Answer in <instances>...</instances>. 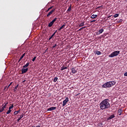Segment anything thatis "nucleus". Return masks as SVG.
Here are the masks:
<instances>
[{
	"label": "nucleus",
	"instance_id": "53",
	"mask_svg": "<svg viewBox=\"0 0 127 127\" xmlns=\"http://www.w3.org/2000/svg\"><path fill=\"white\" fill-rule=\"evenodd\" d=\"M46 51H47V49L46 50Z\"/></svg>",
	"mask_w": 127,
	"mask_h": 127
},
{
	"label": "nucleus",
	"instance_id": "24",
	"mask_svg": "<svg viewBox=\"0 0 127 127\" xmlns=\"http://www.w3.org/2000/svg\"><path fill=\"white\" fill-rule=\"evenodd\" d=\"M57 80H58V77H55L54 79V82H57Z\"/></svg>",
	"mask_w": 127,
	"mask_h": 127
},
{
	"label": "nucleus",
	"instance_id": "54",
	"mask_svg": "<svg viewBox=\"0 0 127 127\" xmlns=\"http://www.w3.org/2000/svg\"><path fill=\"white\" fill-rule=\"evenodd\" d=\"M77 1L79 0H77Z\"/></svg>",
	"mask_w": 127,
	"mask_h": 127
},
{
	"label": "nucleus",
	"instance_id": "39",
	"mask_svg": "<svg viewBox=\"0 0 127 127\" xmlns=\"http://www.w3.org/2000/svg\"><path fill=\"white\" fill-rule=\"evenodd\" d=\"M49 8H50V9H52V8H53V6L50 7Z\"/></svg>",
	"mask_w": 127,
	"mask_h": 127
},
{
	"label": "nucleus",
	"instance_id": "29",
	"mask_svg": "<svg viewBox=\"0 0 127 127\" xmlns=\"http://www.w3.org/2000/svg\"><path fill=\"white\" fill-rule=\"evenodd\" d=\"M36 60V57H35L32 59L33 62H34V61H35Z\"/></svg>",
	"mask_w": 127,
	"mask_h": 127
},
{
	"label": "nucleus",
	"instance_id": "48",
	"mask_svg": "<svg viewBox=\"0 0 127 127\" xmlns=\"http://www.w3.org/2000/svg\"><path fill=\"white\" fill-rule=\"evenodd\" d=\"M80 93H78V94H77V95H80Z\"/></svg>",
	"mask_w": 127,
	"mask_h": 127
},
{
	"label": "nucleus",
	"instance_id": "20",
	"mask_svg": "<svg viewBox=\"0 0 127 127\" xmlns=\"http://www.w3.org/2000/svg\"><path fill=\"white\" fill-rule=\"evenodd\" d=\"M53 24H54V23L52 21H51L50 23H49L48 27H51V26H52Z\"/></svg>",
	"mask_w": 127,
	"mask_h": 127
},
{
	"label": "nucleus",
	"instance_id": "14",
	"mask_svg": "<svg viewBox=\"0 0 127 127\" xmlns=\"http://www.w3.org/2000/svg\"><path fill=\"white\" fill-rule=\"evenodd\" d=\"M65 26H66V24L64 23L63 25H62L59 29V31H60L62 29H63V28H65Z\"/></svg>",
	"mask_w": 127,
	"mask_h": 127
},
{
	"label": "nucleus",
	"instance_id": "50",
	"mask_svg": "<svg viewBox=\"0 0 127 127\" xmlns=\"http://www.w3.org/2000/svg\"><path fill=\"white\" fill-rule=\"evenodd\" d=\"M35 127V126H32V127Z\"/></svg>",
	"mask_w": 127,
	"mask_h": 127
},
{
	"label": "nucleus",
	"instance_id": "6",
	"mask_svg": "<svg viewBox=\"0 0 127 127\" xmlns=\"http://www.w3.org/2000/svg\"><path fill=\"white\" fill-rule=\"evenodd\" d=\"M8 104V102H6V104H5V105H4L1 109H0V113H2V112H3V111H4V109H5V108H6V105Z\"/></svg>",
	"mask_w": 127,
	"mask_h": 127
},
{
	"label": "nucleus",
	"instance_id": "9",
	"mask_svg": "<svg viewBox=\"0 0 127 127\" xmlns=\"http://www.w3.org/2000/svg\"><path fill=\"white\" fill-rule=\"evenodd\" d=\"M102 32H104V29H101L99 30L98 32L96 33V35H100V34H102Z\"/></svg>",
	"mask_w": 127,
	"mask_h": 127
},
{
	"label": "nucleus",
	"instance_id": "4",
	"mask_svg": "<svg viewBox=\"0 0 127 127\" xmlns=\"http://www.w3.org/2000/svg\"><path fill=\"white\" fill-rule=\"evenodd\" d=\"M56 8L52 9L47 14V17H49L52 14H53V13L55 12Z\"/></svg>",
	"mask_w": 127,
	"mask_h": 127
},
{
	"label": "nucleus",
	"instance_id": "7",
	"mask_svg": "<svg viewBox=\"0 0 127 127\" xmlns=\"http://www.w3.org/2000/svg\"><path fill=\"white\" fill-rule=\"evenodd\" d=\"M27 71H28V68H22L21 74H24V73H26V72H27Z\"/></svg>",
	"mask_w": 127,
	"mask_h": 127
},
{
	"label": "nucleus",
	"instance_id": "33",
	"mask_svg": "<svg viewBox=\"0 0 127 127\" xmlns=\"http://www.w3.org/2000/svg\"><path fill=\"white\" fill-rule=\"evenodd\" d=\"M56 32H57V30L55 31V32L52 35V36H54V35H55V34H56Z\"/></svg>",
	"mask_w": 127,
	"mask_h": 127
},
{
	"label": "nucleus",
	"instance_id": "41",
	"mask_svg": "<svg viewBox=\"0 0 127 127\" xmlns=\"http://www.w3.org/2000/svg\"><path fill=\"white\" fill-rule=\"evenodd\" d=\"M82 29H83V28H82V27H81V28H80L78 30V31H81L82 30Z\"/></svg>",
	"mask_w": 127,
	"mask_h": 127
},
{
	"label": "nucleus",
	"instance_id": "17",
	"mask_svg": "<svg viewBox=\"0 0 127 127\" xmlns=\"http://www.w3.org/2000/svg\"><path fill=\"white\" fill-rule=\"evenodd\" d=\"M122 113H123V110H122V109H119L118 110L119 116H122Z\"/></svg>",
	"mask_w": 127,
	"mask_h": 127
},
{
	"label": "nucleus",
	"instance_id": "26",
	"mask_svg": "<svg viewBox=\"0 0 127 127\" xmlns=\"http://www.w3.org/2000/svg\"><path fill=\"white\" fill-rule=\"evenodd\" d=\"M11 112V110L10 109H9L8 111L6 112V114L8 115V114H10V112Z\"/></svg>",
	"mask_w": 127,
	"mask_h": 127
},
{
	"label": "nucleus",
	"instance_id": "44",
	"mask_svg": "<svg viewBox=\"0 0 127 127\" xmlns=\"http://www.w3.org/2000/svg\"><path fill=\"white\" fill-rule=\"evenodd\" d=\"M41 127L40 126V125H38V126H37L36 127Z\"/></svg>",
	"mask_w": 127,
	"mask_h": 127
},
{
	"label": "nucleus",
	"instance_id": "49",
	"mask_svg": "<svg viewBox=\"0 0 127 127\" xmlns=\"http://www.w3.org/2000/svg\"><path fill=\"white\" fill-rule=\"evenodd\" d=\"M5 104H6V103H4V106H5Z\"/></svg>",
	"mask_w": 127,
	"mask_h": 127
},
{
	"label": "nucleus",
	"instance_id": "11",
	"mask_svg": "<svg viewBox=\"0 0 127 127\" xmlns=\"http://www.w3.org/2000/svg\"><path fill=\"white\" fill-rule=\"evenodd\" d=\"M68 67L67 66H65V65L64 64L63 66L61 67V71H63V70H65V69H67Z\"/></svg>",
	"mask_w": 127,
	"mask_h": 127
},
{
	"label": "nucleus",
	"instance_id": "52",
	"mask_svg": "<svg viewBox=\"0 0 127 127\" xmlns=\"http://www.w3.org/2000/svg\"><path fill=\"white\" fill-rule=\"evenodd\" d=\"M46 51H47V49L46 50Z\"/></svg>",
	"mask_w": 127,
	"mask_h": 127
},
{
	"label": "nucleus",
	"instance_id": "45",
	"mask_svg": "<svg viewBox=\"0 0 127 127\" xmlns=\"http://www.w3.org/2000/svg\"><path fill=\"white\" fill-rule=\"evenodd\" d=\"M25 81H26L25 80H23V81H22V83H25Z\"/></svg>",
	"mask_w": 127,
	"mask_h": 127
},
{
	"label": "nucleus",
	"instance_id": "27",
	"mask_svg": "<svg viewBox=\"0 0 127 127\" xmlns=\"http://www.w3.org/2000/svg\"><path fill=\"white\" fill-rule=\"evenodd\" d=\"M119 14H115L114 16V17L116 18V17H118Z\"/></svg>",
	"mask_w": 127,
	"mask_h": 127
},
{
	"label": "nucleus",
	"instance_id": "3",
	"mask_svg": "<svg viewBox=\"0 0 127 127\" xmlns=\"http://www.w3.org/2000/svg\"><path fill=\"white\" fill-rule=\"evenodd\" d=\"M120 54V51H115L113 52L109 56V57L110 58H113V57H115V56H118Z\"/></svg>",
	"mask_w": 127,
	"mask_h": 127
},
{
	"label": "nucleus",
	"instance_id": "30",
	"mask_svg": "<svg viewBox=\"0 0 127 127\" xmlns=\"http://www.w3.org/2000/svg\"><path fill=\"white\" fill-rule=\"evenodd\" d=\"M53 36H54L52 35V36L49 38V40H51V39H52V38H53Z\"/></svg>",
	"mask_w": 127,
	"mask_h": 127
},
{
	"label": "nucleus",
	"instance_id": "22",
	"mask_svg": "<svg viewBox=\"0 0 127 127\" xmlns=\"http://www.w3.org/2000/svg\"><path fill=\"white\" fill-rule=\"evenodd\" d=\"M19 112H20V109H19V110H18L17 111H15L14 112V115H17V114H18V113H19Z\"/></svg>",
	"mask_w": 127,
	"mask_h": 127
},
{
	"label": "nucleus",
	"instance_id": "36",
	"mask_svg": "<svg viewBox=\"0 0 127 127\" xmlns=\"http://www.w3.org/2000/svg\"><path fill=\"white\" fill-rule=\"evenodd\" d=\"M25 56V53H24L22 56H21L23 58Z\"/></svg>",
	"mask_w": 127,
	"mask_h": 127
},
{
	"label": "nucleus",
	"instance_id": "43",
	"mask_svg": "<svg viewBox=\"0 0 127 127\" xmlns=\"http://www.w3.org/2000/svg\"><path fill=\"white\" fill-rule=\"evenodd\" d=\"M86 27H87L86 26H84V27H82V29H84V28H86Z\"/></svg>",
	"mask_w": 127,
	"mask_h": 127
},
{
	"label": "nucleus",
	"instance_id": "40",
	"mask_svg": "<svg viewBox=\"0 0 127 127\" xmlns=\"http://www.w3.org/2000/svg\"><path fill=\"white\" fill-rule=\"evenodd\" d=\"M49 10H50V8H49L47 10H46V12H48V11H49Z\"/></svg>",
	"mask_w": 127,
	"mask_h": 127
},
{
	"label": "nucleus",
	"instance_id": "47",
	"mask_svg": "<svg viewBox=\"0 0 127 127\" xmlns=\"http://www.w3.org/2000/svg\"><path fill=\"white\" fill-rule=\"evenodd\" d=\"M110 17H111V16H109L108 17V18H110Z\"/></svg>",
	"mask_w": 127,
	"mask_h": 127
},
{
	"label": "nucleus",
	"instance_id": "10",
	"mask_svg": "<svg viewBox=\"0 0 127 127\" xmlns=\"http://www.w3.org/2000/svg\"><path fill=\"white\" fill-rule=\"evenodd\" d=\"M54 110H56V107H52L49 108L47 109V111H54Z\"/></svg>",
	"mask_w": 127,
	"mask_h": 127
},
{
	"label": "nucleus",
	"instance_id": "8",
	"mask_svg": "<svg viewBox=\"0 0 127 127\" xmlns=\"http://www.w3.org/2000/svg\"><path fill=\"white\" fill-rule=\"evenodd\" d=\"M70 70H71V73H72V74H75V73H77V70H76V69L74 67L71 68Z\"/></svg>",
	"mask_w": 127,
	"mask_h": 127
},
{
	"label": "nucleus",
	"instance_id": "28",
	"mask_svg": "<svg viewBox=\"0 0 127 127\" xmlns=\"http://www.w3.org/2000/svg\"><path fill=\"white\" fill-rule=\"evenodd\" d=\"M12 108H13V104H12L11 106L9 107V110L12 109Z\"/></svg>",
	"mask_w": 127,
	"mask_h": 127
},
{
	"label": "nucleus",
	"instance_id": "2",
	"mask_svg": "<svg viewBox=\"0 0 127 127\" xmlns=\"http://www.w3.org/2000/svg\"><path fill=\"white\" fill-rule=\"evenodd\" d=\"M117 82L115 81H109L102 85V88H111L112 86L116 85Z\"/></svg>",
	"mask_w": 127,
	"mask_h": 127
},
{
	"label": "nucleus",
	"instance_id": "31",
	"mask_svg": "<svg viewBox=\"0 0 127 127\" xmlns=\"http://www.w3.org/2000/svg\"><path fill=\"white\" fill-rule=\"evenodd\" d=\"M22 58H23L22 57H21L18 61V62H20V61H21V59H22Z\"/></svg>",
	"mask_w": 127,
	"mask_h": 127
},
{
	"label": "nucleus",
	"instance_id": "37",
	"mask_svg": "<svg viewBox=\"0 0 127 127\" xmlns=\"http://www.w3.org/2000/svg\"><path fill=\"white\" fill-rule=\"evenodd\" d=\"M118 22H123V19H121Z\"/></svg>",
	"mask_w": 127,
	"mask_h": 127
},
{
	"label": "nucleus",
	"instance_id": "35",
	"mask_svg": "<svg viewBox=\"0 0 127 127\" xmlns=\"http://www.w3.org/2000/svg\"><path fill=\"white\" fill-rule=\"evenodd\" d=\"M56 46H57V45L55 44L54 46H53V48H55V47H56Z\"/></svg>",
	"mask_w": 127,
	"mask_h": 127
},
{
	"label": "nucleus",
	"instance_id": "23",
	"mask_svg": "<svg viewBox=\"0 0 127 127\" xmlns=\"http://www.w3.org/2000/svg\"><path fill=\"white\" fill-rule=\"evenodd\" d=\"M17 88H18V85H17L14 88V92H15L17 90Z\"/></svg>",
	"mask_w": 127,
	"mask_h": 127
},
{
	"label": "nucleus",
	"instance_id": "42",
	"mask_svg": "<svg viewBox=\"0 0 127 127\" xmlns=\"http://www.w3.org/2000/svg\"><path fill=\"white\" fill-rule=\"evenodd\" d=\"M5 89H6L7 90V89H8V88H7V86H5V87L4 89V90H5Z\"/></svg>",
	"mask_w": 127,
	"mask_h": 127
},
{
	"label": "nucleus",
	"instance_id": "25",
	"mask_svg": "<svg viewBox=\"0 0 127 127\" xmlns=\"http://www.w3.org/2000/svg\"><path fill=\"white\" fill-rule=\"evenodd\" d=\"M58 18L57 17L55 18L54 19H53L52 22H53L54 23V22H55V21H56V20H57Z\"/></svg>",
	"mask_w": 127,
	"mask_h": 127
},
{
	"label": "nucleus",
	"instance_id": "15",
	"mask_svg": "<svg viewBox=\"0 0 127 127\" xmlns=\"http://www.w3.org/2000/svg\"><path fill=\"white\" fill-rule=\"evenodd\" d=\"M85 25V22H82L78 25V27H82V26H84Z\"/></svg>",
	"mask_w": 127,
	"mask_h": 127
},
{
	"label": "nucleus",
	"instance_id": "16",
	"mask_svg": "<svg viewBox=\"0 0 127 127\" xmlns=\"http://www.w3.org/2000/svg\"><path fill=\"white\" fill-rule=\"evenodd\" d=\"M95 54H96L97 55H101L102 54V53L99 51H96L94 52Z\"/></svg>",
	"mask_w": 127,
	"mask_h": 127
},
{
	"label": "nucleus",
	"instance_id": "21",
	"mask_svg": "<svg viewBox=\"0 0 127 127\" xmlns=\"http://www.w3.org/2000/svg\"><path fill=\"white\" fill-rule=\"evenodd\" d=\"M72 6V5H70V6L68 7V9L67 10V11L70 12L71 10H72V8L71 7Z\"/></svg>",
	"mask_w": 127,
	"mask_h": 127
},
{
	"label": "nucleus",
	"instance_id": "32",
	"mask_svg": "<svg viewBox=\"0 0 127 127\" xmlns=\"http://www.w3.org/2000/svg\"><path fill=\"white\" fill-rule=\"evenodd\" d=\"M12 82H11V83L9 84V85L7 86V88H9V87H10L11 85H12Z\"/></svg>",
	"mask_w": 127,
	"mask_h": 127
},
{
	"label": "nucleus",
	"instance_id": "46",
	"mask_svg": "<svg viewBox=\"0 0 127 127\" xmlns=\"http://www.w3.org/2000/svg\"><path fill=\"white\" fill-rule=\"evenodd\" d=\"M77 96H78V94L75 95L76 97H77Z\"/></svg>",
	"mask_w": 127,
	"mask_h": 127
},
{
	"label": "nucleus",
	"instance_id": "5",
	"mask_svg": "<svg viewBox=\"0 0 127 127\" xmlns=\"http://www.w3.org/2000/svg\"><path fill=\"white\" fill-rule=\"evenodd\" d=\"M69 102V98L68 97H66L65 99L63 101V107H65L66 106V104Z\"/></svg>",
	"mask_w": 127,
	"mask_h": 127
},
{
	"label": "nucleus",
	"instance_id": "1",
	"mask_svg": "<svg viewBox=\"0 0 127 127\" xmlns=\"http://www.w3.org/2000/svg\"><path fill=\"white\" fill-rule=\"evenodd\" d=\"M101 110H106L109 109L111 104L109 102V99H106L103 100L99 104Z\"/></svg>",
	"mask_w": 127,
	"mask_h": 127
},
{
	"label": "nucleus",
	"instance_id": "19",
	"mask_svg": "<svg viewBox=\"0 0 127 127\" xmlns=\"http://www.w3.org/2000/svg\"><path fill=\"white\" fill-rule=\"evenodd\" d=\"M98 17V15H92L91 16V18H92L93 19H95V18H97V17Z\"/></svg>",
	"mask_w": 127,
	"mask_h": 127
},
{
	"label": "nucleus",
	"instance_id": "51",
	"mask_svg": "<svg viewBox=\"0 0 127 127\" xmlns=\"http://www.w3.org/2000/svg\"><path fill=\"white\" fill-rule=\"evenodd\" d=\"M126 1L127 2V0H126Z\"/></svg>",
	"mask_w": 127,
	"mask_h": 127
},
{
	"label": "nucleus",
	"instance_id": "13",
	"mask_svg": "<svg viewBox=\"0 0 127 127\" xmlns=\"http://www.w3.org/2000/svg\"><path fill=\"white\" fill-rule=\"evenodd\" d=\"M114 118H116V116H115V115H111L110 117H109L107 120L109 121L110 120H112V119H114Z\"/></svg>",
	"mask_w": 127,
	"mask_h": 127
},
{
	"label": "nucleus",
	"instance_id": "12",
	"mask_svg": "<svg viewBox=\"0 0 127 127\" xmlns=\"http://www.w3.org/2000/svg\"><path fill=\"white\" fill-rule=\"evenodd\" d=\"M23 116H24V114H23V113H22L21 114V115L19 117V118L17 120L18 123L19 122V121H20V120H21L22 119V118H23Z\"/></svg>",
	"mask_w": 127,
	"mask_h": 127
},
{
	"label": "nucleus",
	"instance_id": "18",
	"mask_svg": "<svg viewBox=\"0 0 127 127\" xmlns=\"http://www.w3.org/2000/svg\"><path fill=\"white\" fill-rule=\"evenodd\" d=\"M29 62L27 63V64L23 66V68H27V67H28V66H29Z\"/></svg>",
	"mask_w": 127,
	"mask_h": 127
},
{
	"label": "nucleus",
	"instance_id": "38",
	"mask_svg": "<svg viewBox=\"0 0 127 127\" xmlns=\"http://www.w3.org/2000/svg\"><path fill=\"white\" fill-rule=\"evenodd\" d=\"M96 21V20H93L92 21H90L91 23L92 22H95Z\"/></svg>",
	"mask_w": 127,
	"mask_h": 127
},
{
	"label": "nucleus",
	"instance_id": "34",
	"mask_svg": "<svg viewBox=\"0 0 127 127\" xmlns=\"http://www.w3.org/2000/svg\"><path fill=\"white\" fill-rule=\"evenodd\" d=\"M124 76H125V77H127V72H125L124 73Z\"/></svg>",
	"mask_w": 127,
	"mask_h": 127
}]
</instances>
